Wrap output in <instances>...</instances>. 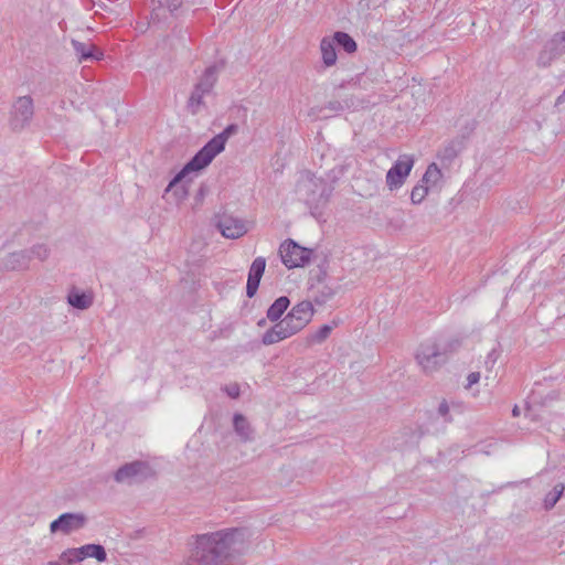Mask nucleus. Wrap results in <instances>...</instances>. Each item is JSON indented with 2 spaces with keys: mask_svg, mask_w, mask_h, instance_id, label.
I'll list each match as a JSON object with an SVG mask.
<instances>
[{
  "mask_svg": "<svg viewBox=\"0 0 565 565\" xmlns=\"http://www.w3.org/2000/svg\"><path fill=\"white\" fill-rule=\"evenodd\" d=\"M247 532L226 529L198 536L183 565H230L246 550Z\"/></svg>",
  "mask_w": 565,
  "mask_h": 565,
  "instance_id": "obj_1",
  "label": "nucleus"
},
{
  "mask_svg": "<svg viewBox=\"0 0 565 565\" xmlns=\"http://www.w3.org/2000/svg\"><path fill=\"white\" fill-rule=\"evenodd\" d=\"M313 313L315 308L310 301L298 302L285 318L263 334V344L271 345L298 333L311 321Z\"/></svg>",
  "mask_w": 565,
  "mask_h": 565,
  "instance_id": "obj_2",
  "label": "nucleus"
},
{
  "mask_svg": "<svg viewBox=\"0 0 565 565\" xmlns=\"http://www.w3.org/2000/svg\"><path fill=\"white\" fill-rule=\"evenodd\" d=\"M461 345L459 339H428L416 351V362L426 374L440 370Z\"/></svg>",
  "mask_w": 565,
  "mask_h": 565,
  "instance_id": "obj_3",
  "label": "nucleus"
},
{
  "mask_svg": "<svg viewBox=\"0 0 565 565\" xmlns=\"http://www.w3.org/2000/svg\"><path fill=\"white\" fill-rule=\"evenodd\" d=\"M331 192L332 189L324 179L309 171L302 172L297 180L296 194L299 201L311 210L324 206L329 202Z\"/></svg>",
  "mask_w": 565,
  "mask_h": 565,
  "instance_id": "obj_4",
  "label": "nucleus"
},
{
  "mask_svg": "<svg viewBox=\"0 0 565 565\" xmlns=\"http://www.w3.org/2000/svg\"><path fill=\"white\" fill-rule=\"evenodd\" d=\"M202 160L203 159L195 153L194 157L169 182L166 193L171 192L177 202L185 200L189 195L190 185L192 183L190 173L199 172L209 166Z\"/></svg>",
  "mask_w": 565,
  "mask_h": 565,
  "instance_id": "obj_5",
  "label": "nucleus"
},
{
  "mask_svg": "<svg viewBox=\"0 0 565 565\" xmlns=\"http://www.w3.org/2000/svg\"><path fill=\"white\" fill-rule=\"evenodd\" d=\"M218 72L220 67L217 65L209 66L194 86V89L189 98V107L193 114H195L198 108L202 105L204 95L211 93L217 81Z\"/></svg>",
  "mask_w": 565,
  "mask_h": 565,
  "instance_id": "obj_6",
  "label": "nucleus"
},
{
  "mask_svg": "<svg viewBox=\"0 0 565 565\" xmlns=\"http://www.w3.org/2000/svg\"><path fill=\"white\" fill-rule=\"evenodd\" d=\"M34 115V105L31 96L18 97L11 109L10 127L13 131H21L28 127Z\"/></svg>",
  "mask_w": 565,
  "mask_h": 565,
  "instance_id": "obj_7",
  "label": "nucleus"
},
{
  "mask_svg": "<svg viewBox=\"0 0 565 565\" xmlns=\"http://www.w3.org/2000/svg\"><path fill=\"white\" fill-rule=\"evenodd\" d=\"M313 250L301 247L292 239L285 241L279 247L282 263L288 268L303 267L310 262Z\"/></svg>",
  "mask_w": 565,
  "mask_h": 565,
  "instance_id": "obj_8",
  "label": "nucleus"
},
{
  "mask_svg": "<svg viewBox=\"0 0 565 565\" xmlns=\"http://www.w3.org/2000/svg\"><path fill=\"white\" fill-rule=\"evenodd\" d=\"M153 476V471L149 463L141 460H136L121 466L114 476L118 483L140 482Z\"/></svg>",
  "mask_w": 565,
  "mask_h": 565,
  "instance_id": "obj_9",
  "label": "nucleus"
},
{
  "mask_svg": "<svg viewBox=\"0 0 565 565\" xmlns=\"http://www.w3.org/2000/svg\"><path fill=\"white\" fill-rule=\"evenodd\" d=\"M415 163L412 154H401L393 167L386 173V185L393 191L401 188L409 175Z\"/></svg>",
  "mask_w": 565,
  "mask_h": 565,
  "instance_id": "obj_10",
  "label": "nucleus"
},
{
  "mask_svg": "<svg viewBox=\"0 0 565 565\" xmlns=\"http://www.w3.org/2000/svg\"><path fill=\"white\" fill-rule=\"evenodd\" d=\"M237 130V125H228L222 132L214 136L206 145H204L196 154L203 159L202 161L210 164L213 159L225 149L228 138L235 135Z\"/></svg>",
  "mask_w": 565,
  "mask_h": 565,
  "instance_id": "obj_11",
  "label": "nucleus"
},
{
  "mask_svg": "<svg viewBox=\"0 0 565 565\" xmlns=\"http://www.w3.org/2000/svg\"><path fill=\"white\" fill-rule=\"evenodd\" d=\"M87 518L83 513H64L50 524L52 533L70 534L85 526Z\"/></svg>",
  "mask_w": 565,
  "mask_h": 565,
  "instance_id": "obj_12",
  "label": "nucleus"
},
{
  "mask_svg": "<svg viewBox=\"0 0 565 565\" xmlns=\"http://www.w3.org/2000/svg\"><path fill=\"white\" fill-rule=\"evenodd\" d=\"M217 227L222 235L226 238H238L247 233V226L244 221L224 215L217 222Z\"/></svg>",
  "mask_w": 565,
  "mask_h": 565,
  "instance_id": "obj_13",
  "label": "nucleus"
},
{
  "mask_svg": "<svg viewBox=\"0 0 565 565\" xmlns=\"http://www.w3.org/2000/svg\"><path fill=\"white\" fill-rule=\"evenodd\" d=\"M265 267L266 259L264 257H256L252 263L246 285V296L248 298L254 297L257 292Z\"/></svg>",
  "mask_w": 565,
  "mask_h": 565,
  "instance_id": "obj_14",
  "label": "nucleus"
},
{
  "mask_svg": "<svg viewBox=\"0 0 565 565\" xmlns=\"http://www.w3.org/2000/svg\"><path fill=\"white\" fill-rule=\"evenodd\" d=\"M30 262L31 255L23 249L8 254L2 260V266L9 270H25Z\"/></svg>",
  "mask_w": 565,
  "mask_h": 565,
  "instance_id": "obj_15",
  "label": "nucleus"
},
{
  "mask_svg": "<svg viewBox=\"0 0 565 565\" xmlns=\"http://www.w3.org/2000/svg\"><path fill=\"white\" fill-rule=\"evenodd\" d=\"M233 428L239 440L249 443L254 440V429L249 422L242 414H235L233 417Z\"/></svg>",
  "mask_w": 565,
  "mask_h": 565,
  "instance_id": "obj_16",
  "label": "nucleus"
},
{
  "mask_svg": "<svg viewBox=\"0 0 565 565\" xmlns=\"http://www.w3.org/2000/svg\"><path fill=\"white\" fill-rule=\"evenodd\" d=\"M78 562L86 557L96 558L98 562H104L107 558L106 551L100 544H87L77 548H73Z\"/></svg>",
  "mask_w": 565,
  "mask_h": 565,
  "instance_id": "obj_17",
  "label": "nucleus"
},
{
  "mask_svg": "<svg viewBox=\"0 0 565 565\" xmlns=\"http://www.w3.org/2000/svg\"><path fill=\"white\" fill-rule=\"evenodd\" d=\"M72 46L76 55H78L79 61L99 60L102 56V53L90 43L72 40Z\"/></svg>",
  "mask_w": 565,
  "mask_h": 565,
  "instance_id": "obj_18",
  "label": "nucleus"
},
{
  "mask_svg": "<svg viewBox=\"0 0 565 565\" xmlns=\"http://www.w3.org/2000/svg\"><path fill=\"white\" fill-rule=\"evenodd\" d=\"M499 354L492 350L488 353L487 359L484 361V372L482 373L484 380V386H491L495 384V380L498 376V371L494 369L497 364Z\"/></svg>",
  "mask_w": 565,
  "mask_h": 565,
  "instance_id": "obj_19",
  "label": "nucleus"
},
{
  "mask_svg": "<svg viewBox=\"0 0 565 565\" xmlns=\"http://www.w3.org/2000/svg\"><path fill=\"white\" fill-rule=\"evenodd\" d=\"M290 305V300L286 296L277 298L267 310V319L271 322H279L282 315Z\"/></svg>",
  "mask_w": 565,
  "mask_h": 565,
  "instance_id": "obj_20",
  "label": "nucleus"
},
{
  "mask_svg": "<svg viewBox=\"0 0 565 565\" xmlns=\"http://www.w3.org/2000/svg\"><path fill=\"white\" fill-rule=\"evenodd\" d=\"M334 41L330 38H323L320 43L322 60L326 66H332L337 62V52Z\"/></svg>",
  "mask_w": 565,
  "mask_h": 565,
  "instance_id": "obj_21",
  "label": "nucleus"
},
{
  "mask_svg": "<svg viewBox=\"0 0 565 565\" xmlns=\"http://www.w3.org/2000/svg\"><path fill=\"white\" fill-rule=\"evenodd\" d=\"M443 179V173L436 163H430L425 171L420 182L428 186V189L436 188Z\"/></svg>",
  "mask_w": 565,
  "mask_h": 565,
  "instance_id": "obj_22",
  "label": "nucleus"
},
{
  "mask_svg": "<svg viewBox=\"0 0 565 565\" xmlns=\"http://www.w3.org/2000/svg\"><path fill=\"white\" fill-rule=\"evenodd\" d=\"M67 301L72 307L85 310L92 306L93 298L85 292H78L73 290L68 295Z\"/></svg>",
  "mask_w": 565,
  "mask_h": 565,
  "instance_id": "obj_23",
  "label": "nucleus"
},
{
  "mask_svg": "<svg viewBox=\"0 0 565 565\" xmlns=\"http://www.w3.org/2000/svg\"><path fill=\"white\" fill-rule=\"evenodd\" d=\"M332 40L347 53H354L358 49V45L353 38L345 32H335Z\"/></svg>",
  "mask_w": 565,
  "mask_h": 565,
  "instance_id": "obj_24",
  "label": "nucleus"
},
{
  "mask_svg": "<svg viewBox=\"0 0 565 565\" xmlns=\"http://www.w3.org/2000/svg\"><path fill=\"white\" fill-rule=\"evenodd\" d=\"M25 250L31 255V260L38 259L40 262H45L51 254V248L45 243L34 244L33 246Z\"/></svg>",
  "mask_w": 565,
  "mask_h": 565,
  "instance_id": "obj_25",
  "label": "nucleus"
},
{
  "mask_svg": "<svg viewBox=\"0 0 565 565\" xmlns=\"http://www.w3.org/2000/svg\"><path fill=\"white\" fill-rule=\"evenodd\" d=\"M461 151V142L457 141V140H451L450 142H448L440 151H439V157L443 159V160H448V161H451L452 159H455L458 153Z\"/></svg>",
  "mask_w": 565,
  "mask_h": 565,
  "instance_id": "obj_26",
  "label": "nucleus"
},
{
  "mask_svg": "<svg viewBox=\"0 0 565 565\" xmlns=\"http://www.w3.org/2000/svg\"><path fill=\"white\" fill-rule=\"evenodd\" d=\"M559 55L556 54V51H553L551 45L547 44L546 47L543 51H541L539 54L537 66L547 67Z\"/></svg>",
  "mask_w": 565,
  "mask_h": 565,
  "instance_id": "obj_27",
  "label": "nucleus"
},
{
  "mask_svg": "<svg viewBox=\"0 0 565 565\" xmlns=\"http://www.w3.org/2000/svg\"><path fill=\"white\" fill-rule=\"evenodd\" d=\"M564 490H565V486L563 483H557L554 487L553 491H551L546 494L544 504L547 510L552 509L557 503V501L562 497Z\"/></svg>",
  "mask_w": 565,
  "mask_h": 565,
  "instance_id": "obj_28",
  "label": "nucleus"
},
{
  "mask_svg": "<svg viewBox=\"0 0 565 565\" xmlns=\"http://www.w3.org/2000/svg\"><path fill=\"white\" fill-rule=\"evenodd\" d=\"M428 192H429L428 186L419 181V183L416 184L411 192L412 203L413 204L422 203L424 201V199L427 196Z\"/></svg>",
  "mask_w": 565,
  "mask_h": 565,
  "instance_id": "obj_29",
  "label": "nucleus"
},
{
  "mask_svg": "<svg viewBox=\"0 0 565 565\" xmlns=\"http://www.w3.org/2000/svg\"><path fill=\"white\" fill-rule=\"evenodd\" d=\"M548 44L553 51H556V54L563 55L565 53V31L555 33Z\"/></svg>",
  "mask_w": 565,
  "mask_h": 565,
  "instance_id": "obj_30",
  "label": "nucleus"
},
{
  "mask_svg": "<svg viewBox=\"0 0 565 565\" xmlns=\"http://www.w3.org/2000/svg\"><path fill=\"white\" fill-rule=\"evenodd\" d=\"M73 548L65 550L57 561H50L46 565H72L75 562H78L76 555L73 554Z\"/></svg>",
  "mask_w": 565,
  "mask_h": 565,
  "instance_id": "obj_31",
  "label": "nucleus"
},
{
  "mask_svg": "<svg viewBox=\"0 0 565 565\" xmlns=\"http://www.w3.org/2000/svg\"><path fill=\"white\" fill-rule=\"evenodd\" d=\"M333 327L330 324H323L319 330H317L315 333H312L309 337V341L311 343H321L323 342L331 333Z\"/></svg>",
  "mask_w": 565,
  "mask_h": 565,
  "instance_id": "obj_32",
  "label": "nucleus"
},
{
  "mask_svg": "<svg viewBox=\"0 0 565 565\" xmlns=\"http://www.w3.org/2000/svg\"><path fill=\"white\" fill-rule=\"evenodd\" d=\"M449 412H450V404L448 401L444 399L443 402H440V404L438 406V414L440 416H443L447 422H450L451 418L448 417Z\"/></svg>",
  "mask_w": 565,
  "mask_h": 565,
  "instance_id": "obj_33",
  "label": "nucleus"
},
{
  "mask_svg": "<svg viewBox=\"0 0 565 565\" xmlns=\"http://www.w3.org/2000/svg\"><path fill=\"white\" fill-rule=\"evenodd\" d=\"M481 376H482V372H480V371L471 372L467 377L468 386H472V385L477 384L480 381Z\"/></svg>",
  "mask_w": 565,
  "mask_h": 565,
  "instance_id": "obj_34",
  "label": "nucleus"
},
{
  "mask_svg": "<svg viewBox=\"0 0 565 565\" xmlns=\"http://www.w3.org/2000/svg\"><path fill=\"white\" fill-rule=\"evenodd\" d=\"M166 6L170 12H174L182 6V0H166Z\"/></svg>",
  "mask_w": 565,
  "mask_h": 565,
  "instance_id": "obj_35",
  "label": "nucleus"
},
{
  "mask_svg": "<svg viewBox=\"0 0 565 565\" xmlns=\"http://www.w3.org/2000/svg\"><path fill=\"white\" fill-rule=\"evenodd\" d=\"M449 404H450V409H452L456 413H461L463 409L462 403H460V402L450 401Z\"/></svg>",
  "mask_w": 565,
  "mask_h": 565,
  "instance_id": "obj_36",
  "label": "nucleus"
},
{
  "mask_svg": "<svg viewBox=\"0 0 565 565\" xmlns=\"http://www.w3.org/2000/svg\"><path fill=\"white\" fill-rule=\"evenodd\" d=\"M228 396L233 399H236L239 397V391H227Z\"/></svg>",
  "mask_w": 565,
  "mask_h": 565,
  "instance_id": "obj_37",
  "label": "nucleus"
},
{
  "mask_svg": "<svg viewBox=\"0 0 565 565\" xmlns=\"http://www.w3.org/2000/svg\"><path fill=\"white\" fill-rule=\"evenodd\" d=\"M563 103H565V89L563 90V93L556 99V105H559V104H563Z\"/></svg>",
  "mask_w": 565,
  "mask_h": 565,
  "instance_id": "obj_38",
  "label": "nucleus"
},
{
  "mask_svg": "<svg viewBox=\"0 0 565 565\" xmlns=\"http://www.w3.org/2000/svg\"><path fill=\"white\" fill-rule=\"evenodd\" d=\"M512 415H513L514 417H518V416L520 415V408H519V406H516V405H515V406L513 407V409H512Z\"/></svg>",
  "mask_w": 565,
  "mask_h": 565,
  "instance_id": "obj_39",
  "label": "nucleus"
},
{
  "mask_svg": "<svg viewBox=\"0 0 565 565\" xmlns=\"http://www.w3.org/2000/svg\"><path fill=\"white\" fill-rule=\"evenodd\" d=\"M339 105V103H330V109H337V106Z\"/></svg>",
  "mask_w": 565,
  "mask_h": 565,
  "instance_id": "obj_40",
  "label": "nucleus"
},
{
  "mask_svg": "<svg viewBox=\"0 0 565 565\" xmlns=\"http://www.w3.org/2000/svg\"><path fill=\"white\" fill-rule=\"evenodd\" d=\"M327 294H328V296H332V295H333V291H331V290H327Z\"/></svg>",
  "mask_w": 565,
  "mask_h": 565,
  "instance_id": "obj_41",
  "label": "nucleus"
},
{
  "mask_svg": "<svg viewBox=\"0 0 565 565\" xmlns=\"http://www.w3.org/2000/svg\"><path fill=\"white\" fill-rule=\"evenodd\" d=\"M327 294H328V296H332V295H333V291H331V290H327Z\"/></svg>",
  "mask_w": 565,
  "mask_h": 565,
  "instance_id": "obj_42",
  "label": "nucleus"
},
{
  "mask_svg": "<svg viewBox=\"0 0 565 565\" xmlns=\"http://www.w3.org/2000/svg\"><path fill=\"white\" fill-rule=\"evenodd\" d=\"M264 323H265V320H260V321L258 322V326H264Z\"/></svg>",
  "mask_w": 565,
  "mask_h": 565,
  "instance_id": "obj_43",
  "label": "nucleus"
}]
</instances>
